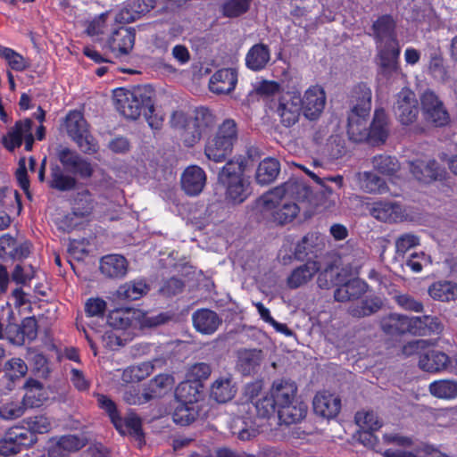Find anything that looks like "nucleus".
Segmentation results:
<instances>
[{
	"mask_svg": "<svg viewBox=\"0 0 457 457\" xmlns=\"http://www.w3.org/2000/svg\"><path fill=\"white\" fill-rule=\"evenodd\" d=\"M372 30L378 51V64L385 72L397 71L401 49L394 19L390 15L379 17L373 23Z\"/></svg>",
	"mask_w": 457,
	"mask_h": 457,
	"instance_id": "f257e3e1",
	"label": "nucleus"
},
{
	"mask_svg": "<svg viewBox=\"0 0 457 457\" xmlns=\"http://www.w3.org/2000/svg\"><path fill=\"white\" fill-rule=\"evenodd\" d=\"M371 96V89L365 84L355 86L352 91L347 134L353 142H364L369 138Z\"/></svg>",
	"mask_w": 457,
	"mask_h": 457,
	"instance_id": "f03ea898",
	"label": "nucleus"
},
{
	"mask_svg": "<svg viewBox=\"0 0 457 457\" xmlns=\"http://www.w3.org/2000/svg\"><path fill=\"white\" fill-rule=\"evenodd\" d=\"M170 126L178 130L180 139L186 146H193L201 137L207 134L214 126L213 114L206 108L196 109L195 116L188 118L181 111L172 113L170 120Z\"/></svg>",
	"mask_w": 457,
	"mask_h": 457,
	"instance_id": "7ed1b4c3",
	"label": "nucleus"
},
{
	"mask_svg": "<svg viewBox=\"0 0 457 457\" xmlns=\"http://www.w3.org/2000/svg\"><path fill=\"white\" fill-rule=\"evenodd\" d=\"M152 98L153 90L146 86H138L132 89L117 88L113 92L117 111L130 120H136L141 114L152 113L154 111Z\"/></svg>",
	"mask_w": 457,
	"mask_h": 457,
	"instance_id": "20e7f679",
	"label": "nucleus"
},
{
	"mask_svg": "<svg viewBox=\"0 0 457 457\" xmlns=\"http://www.w3.org/2000/svg\"><path fill=\"white\" fill-rule=\"evenodd\" d=\"M244 172V161L237 159L228 162L219 173V181L225 187V200L230 204H240L251 195L250 182Z\"/></svg>",
	"mask_w": 457,
	"mask_h": 457,
	"instance_id": "39448f33",
	"label": "nucleus"
},
{
	"mask_svg": "<svg viewBox=\"0 0 457 457\" xmlns=\"http://www.w3.org/2000/svg\"><path fill=\"white\" fill-rule=\"evenodd\" d=\"M363 253L360 249L353 251L352 255L343 257L344 266H347L345 280L342 281L336 289L334 297L337 302H348L360 298L367 289L364 281L353 278L359 273L362 265Z\"/></svg>",
	"mask_w": 457,
	"mask_h": 457,
	"instance_id": "423d86ee",
	"label": "nucleus"
},
{
	"mask_svg": "<svg viewBox=\"0 0 457 457\" xmlns=\"http://www.w3.org/2000/svg\"><path fill=\"white\" fill-rule=\"evenodd\" d=\"M237 140V124L234 120L227 119L219 126L214 137L207 141L204 154L209 160L221 162L231 154Z\"/></svg>",
	"mask_w": 457,
	"mask_h": 457,
	"instance_id": "0eeeda50",
	"label": "nucleus"
},
{
	"mask_svg": "<svg viewBox=\"0 0 457 457\" xmlns=\"http://www.w3.org/2000/svg\"><path fill=\"white\" fill-rule=\"evenodd\" d=\"M66 129L69 136L77 143L82 152L92 154L97 151V144L90 135L87 123L80 112H69L66 117Z\"/></svg>",
	"mask_w": 457,
	"mask_h": 457,
	"instance_id": "6e6552de",
	"label": "nucleus"
},
{
	"mask_svg": "<svg viewBox=\"0 0 457 457\" xmlns=\"http://www.w3.org/2000/svg\"><path fill=\"white\" fill-rule=\"evenodd\" d=\"M260 390L261 386L259 384L247 386L246 394L250 395L252 400L250 403H244L242 410L252 415L255 412L256 417L254 419L258 422H262L263 420H268L274 416L277 411V405L269 393L253 401V395H257Z\"/></svg>",
	"mask_w": 457,
	"mask_h": 457,
	"instance_id": "1a4fd4ad",
	"label": "nucleus"
},
{
	"mask_svg": "<svg viewBox=\"0 0 457 457\" xmlns=\"http://www.w3.org/2000/svg\"><path fill=\"white\" fill-rule=\"evenodd\" d=\"M421 110L428 123L436 127H443L449 123L450 115L444 103L432 90H426L421 97Z\"/></svg>",
	"mask_w": 457,
	"mask_h": 457,
	"instance_id": "9d476101",
	"label": "nucleus"
},
{
	"mask_svg": "<svg viewBox=\"0 0 457 457\" xmlns=\"http://www.w3.org/2000/svg\"><path fill=\"white\" fill-rule=\"evenodd\" d=\"M394 112L402 124L414 122L419 114L418 100L413 91L403 87L396 96Z\"/></svg>",
	"mask_w": 457,
	"mask_h": 457,
	"instance_id": "9b49d317",
	"label": "nucleus"
},
{
	"mask_svg": "<svg viewBox=\"0 0 457 457\" xmlns=\"http://www.w3.org/2000/svg\"><path fill=\"white\" fill-rule=\"evenodd\" d=\"M312 195L311 188L306 185L303 179L294 177L285 182L283 185L275 187L267 193V203L272 206L277 203L278 195H285L289 199L294 197L297 200H308Z\"/></svg>",
	"mask_w": 457,
	"mask_h": 457,
	"instance_id": "f8f14e48",
	"label": "nucleus"
},
{
	"mask_svg": "<svg viewBox=\"0 0 457 457\" xmlns=\"http://www.w3.org/2000/svg\"><path fill=\"white\" fill-rule=\"evenodd\" d=\"M274 206L267 203V194L262 196L264 210L270 212L273 220L278 224H287L294 220L300 211V207L285 195H278Z\"/></svg>",
	"mask_w": 457,
	"mask_h": 457,
	"instance_id": "ddd939ff",
	"label": "nucleus"
},
{
	"mask_svg": "<svg viewBox=\"0 0 457 457\" xmlns=\"http://www.w3.org/2000/svg\"><path fill=\"white\" fill-rule=\"evenodd\" d=\"M302 100L303 113L310 120H317L326 104V93L319 85L311 86L303 94Z\"/></svg>",
	"mask_w": 457,
	"mask_h": 457,
	"instance_id": "4468645a",
	"label": "nucleus"
},
{
	"mask_svg": "<svg viewBox=\"0 0 457 457\" xmlns=\"http://www.w3.org/2000/svg\"><path fill=\"white\" fill-rule=\"evenodd\" d=\"M301 103V97L296 93L287 92L280 96L277 112L284 126L291 127L298 121L303 110Z\"/></svg>",
	"mask_w": 457,
	"mask_h": 457,
	"instance_id": "2eb2a0df",
	"label": "nucleus"
},
{
	"mask_svg": "<svg viewBox=\"0 0 457 457\" xmlns=\"http://www.w3.org/2000/svg\"><path fill=\"white\" fill-rule=\"evenodd\" d=\"M155 3L156 0H128L125 6L115 13V22H132L154 9Z\"/></svg>",
	"mask_w": 457,
	"mask_h": 457,
	"instance_id": "dca6fc26",
	"label": "nucleus"
},
{
	"mask_svg": "<svg viewBox=\"0 0 457 457\" xmlns=\"http://www.w3.org/2000/svg\"><path fill=\"white\" fill-rule=\"evenodd\" d=\"M135 37L134 29L120 26L109 37L108 47L116 56L127 55L134 46Z\"/></svg>",
	"mask_w": 457,
	"mask_h": 457,
	"instance_id": "f3484780",
	"label": "nucleus"
},
{
	"mask_svg": "<svg viewBox=\"0 0 457 457\" xmlns=\"http://www.w3.org/2000/svg\"><path fill=\"white\" fill-rule=\"evenodd\" d=\"M269 394L277 405V411L296 399L297 386L290 379H276L273 381Z\"/></svg>",
	"mask_w": 457,
	"mask_h": 457,
	"instance_id": "a211bd4d",
	"label": "nucleus"
},
{
	"mask_svg": "<svg viewBox=\"0 0 457 457\" xmlns=\"http://www.w3.org/2000/svg\"><path fill=\"white\" fill-rule=\"evenodd\" d=\"M206 184L204 170L196 165L188 166L181 175V187L188 195H199Z\"/></svg>",
	"mask_w": 457,
	"mask_h": 457,
	"instance_id": "6ab92c4d",
	"label": "nucleus"
},
{
	"mask_svg": "<svg viewBox=\"0 0 457 457\" xmlns=\"http://www.w3.org/2000/svg\"><path fill=\"white\" fill-rule=\"evenodd\" d=\"M193 326L203 335L214 334L222 323L221 318L210 309H200L192 315Z\"/></svg>",
	"mask_w": 457,
	"mask_h": 457,
	"instance_id": "aec40b11",
	"label": "nucleus"
},
{
	"mask_svg": "<svg viewBox=\"0 0 457 457\" xmlns=\"http://www.w3.org/2000/svg\"><path fill=\"white\" fill-rule=\"evenodd\" d=\"M237 83V73L234 69H220L210 79L209 88L217 95L232 92Z\"/></svg>",
	"mask_w": 457,
	"mask_h": 457,
	"instance_id": "412c9836",
	"label": "nucleus"
},
{
	"mask_svg": "<svg viewBox=\"0 0 457 457\" xmlns=\"http://www.w3.org/2000/svg\"><path fill=\"white\" fill-rule=\"evenodd\" d=\"M312 403L314 412L325 419L336 417L341 408L340 398L326 391L318 393Z\"/></svg>",
	"mask_w": 457,
	"mask_h": 457,
	"instance_id": "4be33fe9",
	"label": "nucleus"
},
{
	"mask_svg": "<svg viewBox=\"0 0 457 457\" xmlns=\"http://www.w3.org/2000/svg\"><path fill=\"white\" fill-rule=\"evenodd\" d=\"M410 170L414 178L424 183L441 179L443 170L435 160H416L410 162Z\"/></svg>",
	"mask_w": 457,
	"mask_h": 457,
	"instance_id": "5701e85b",
	"label": "nucleus"
},
{
	"mask_svg": "<svg viewBox=\"0 0 457 457\" xmlns=\"http://www.w3.org/2000/svg\"><path fill=\"white\" fill-rule=\"evenodd\" d=\"M320 270L319 262L309 260L294 269L287 278L289 288L295 289L310 282Z\"/></svg>",
	"mask_w": 457,
	"mask_h": 457,
	"instance_id": "b1692460",
	"label": "nucleus"
},
{
	"mask_svg": "<svg viewBox=\"0 0 457 457\" xmlns=\"http://www.w3.org/2000/svg\"><path fill=\"white\" fill-rule=\"evenodd\" d=\"M371 215L383 222H399L406 218L403 206L394 202L375 203L371 209Z\"/></svg>",
	"mask_w": 457,
	"mask_h": 457,
	"instance_id": "393cba45",
	"label": "nucleus"
},
{
	"mask_svg": "<svg viewBox=\"0 0 457 457\" xmlns=\"http://www.w3.org/2000/svg\"><path fill=\"white\" fill-rule=\"evenodd\" d=\"M247 415L233 419L230 426L231 433L242 441L255 437L262 426V422H258L252 414Z\"/></svg>",
	"mask_w": 457,
	"mask_h": 457,
	"instance_id": "a878e982",
	"label": "nucleus"
},
{
	"mask_svg": "<svg viewBox=\"0 0 457 457\" xmlns=\"http://www.w3.org/2000/svg\"><path fill=\"white\" fill-rule=\"evenodd\" d=\"M142 317V312L136 309H116L112 311L107 317V324L116 330H126L137 324V320Z\"/></svg>",
	"mask_w": 457,
	"mask_h": 457,
	"instance_id": "bb28decb",
	"label": "nucleus"
},
{
	"mask_svg": "<svg viewBox=\"0 0 457 457\" xmlns=\"http://www.w3.org/2000/svg\"><path fill=\"white\" fill-rule=\"evenodd\" d=\"M357 187L368 194H385L388 191L386 181L372 171H360L354 176Z\"/></svg>",
	"mask_w": 457,
	"mask_h": 457,
	"instance_id": "cd10ccee",
	"label": "nucleus"
},
{
	"mask_svg": "<svg viewBox=\"0 0 457 457\" xmlns=\"http://www.w3.org/2000/svg\"><path fill=\"white\" fill-rule=\"evenodd\" d=\"M381 328L387 335H401L410 333L412 335V317L392 313L381 321Z\"/></svg>",
	"mask_w": 457,
	"mask_h": 457,
	"instance_id": "c85d7f7f",
	"label": "nucleus"
},
{
	"mask_svg": "<svg viewBox=\"0 0 457 457\" xmlns=\"http://www.w3.org/2000/svg\"><path fill=\"white\" fill-rule=\"evenodd\" d=\"M262 350L242 349L237 352V368L245 376L256 371L262 361Z\"/></svg>",
	"mask_w": 457,
	"mask_h": 457,
	"instance_id": "c756f323",
	"label": "nucleus"
},
{
	"mask_svg": "<svg viewBox=\"0 0 457 457\" xmlns=\"http://www.w3.org/2000/svg\"><path fill=\"white\" fill-rule=\"evenodd\" d=\"M447 354L438 350H429L420 357L419 366L428 372H439L449 366Z\"/></svg>",
	"mask_w": 457,
	"mask_h": 457,
	"instance_id": "7c9ffc66",
	"label": "nucleus"
},
{
	"mask_svg": "<svg viewBox=\"0 0 457 457\" xmlns=\"http://www.w3.org/2000/svg\"><path fill=\"white\" fill-rule=\"evenodd\" d=\"M237 388L230 375L217 378L211 386V398L217 403H227L236 395Z\"/></svg>",
	"mask_w": 457,
	"mask_h": 457,
	"instance_id": "2f4dec72",
	"label": "nucleus"
},
{
	"mask_svg": "<svg viewBox=\"0 0 457 457\" xmlns=\"http://www.w3.org/2000/svg\"><path fill=\"white\" fill-rule=\"evenodd\" d=\"M100 270L109 278H122L128 271V262L120 254L106 255L101 259Z\"/></svg>",
	"mask_w": 457,
	"mask_h": 457,
	"instance_id": "473e14b6",
	"label": "nucleus"
},
{
	"mask_svg": "<svg viewBox=\"0 0 457 457\" xmlns=\"http://www.w3.org/2000/svg\"><path fill=\"white\" fill-rule=\"evenodd\" d=\"M443 328V323L436 316L412 317V335L414 336L438 335Z\"/></svg>",
	"mask_w": 457,
	"mask_h": 457,
	"instance_id": "72a5a7b5",
	"label": "nucleus"
},
{
	"mask_svg": "<svg viewBox=\"0 0 457 457\" xmlns=\"http://www.w3.org/2000/svg\"><path fill=\"white\" fill-rule=\"evenodd\" d=\"M278 420L281 423L291 425L300 422L307 413V406L297 398L289 404H285L277 411Z\"/></svg>",
	"mask_w": 457,
	"mask_h": 457,
	"instance_id": "f704fd0d",
	"label": "nucleus"
},
{
	"mask_svg": "<svg viewBox=\"0 0 457 457\" xmlns=\"http://www.w3.org/2000/svg\"><path fill=\"white\" fill-rule=\"evenodd\" d=\"M347 266L341 270L334 264H328L323 270L318 272L317 284L321 289H329L334 286H338L342 281L345 280V271Z\"/></svg>",
	"mask_w": 457,
	"mask_h": 457,
	"instance_id": "c9c22d12",
	"label": "nucleus"
},
{
	"mask_svg": "<svg viewBox=\"0 0 457 457\" xmlns=\"http://www.w3.org/2000/svg\"><path fill=\"white\" fill-rule=\"evenodd\" d=\"M388 136V121L384 110L377 109L369 128V138L372 143H384Z\"/></svg>",
	"mask_w": 457,
	"mask_h": 457,
	"instance_id": "e433bc0d",
	"label": "nucleus"
},
{
	"mask_svg": "<svg viewBox=\"0 0 457 457\" xmlns=\"http://www.w3.org/2000/svg\"><path fill=\"white\" fill-rule=\"evenodd\" d=\"M270 60L269 47L263 44L253 46L246 54L245 64L252 71H262Z\"/></svg>",
	"mask_w": 457,
	"mask_h": 457,
	"instance_id": "4c0bfd02",
	"label": "nucleus"
},
{
	"mask_svg": "<svg viewBox=\"0 0 457 457\" xmlns=\"http://www.w3.org/2000/svg\"><path fill=\"white\" fill-rule=\"evenodd\" d=\"M374 171L387 178L397 175L401 170V164L396 157L388 154H377L370 160Z\"/></svg>",
	"mask_w": 457,
	"mask_h": 457,
	"instance_id": "58836bf2",
	"label": "nucleus"
},
{
	"mask_svg": "<svg viewBox=\"0 0 457 457\" xmlns=\"http://www.w3.org/2000/svg\"><path fill=\"white\" fill-rule=\"evenodd\" d=\"M280 164L275 158H265L258 165L255 180L261 186L272 183L278 177Z\"/></svg>",
	"mask_w": 457,
	"mask_h": 457,
	"instance_id": "ea45409f",
	"label": "nucleus"
},
{
	"mask_svg": "<svg viewBox=\"0 0 457 457\" xmlns=\"http://www.w3.org/2000/svg\"><path fill=\"white\" fill-rule=\"evenodd\" d=\"M32 121L29 119L20 120L8 131L6 136L3 137V144L9 151L21 145L23 134L31 130Z\"/></svg>",
	"mask_w": 457,
	"mask_h": 457,
	"instance_id": "a19ab883",
	"label": "nucleus"
},
{
	"mask_svg": "<svg viewBox=\"0 0 457 457\" xmlns=\"http://www.w3.org/2000/svg\"><path fill=\"white\" fill-rule=\"evenodd\" d=\"M47 183L50 187L64 192L75 188L77 180L74 177L66 174L59 165L54 164L51 166L50 179Z\"/></svg>",
	"mask_w": 457,
	"mask_h": 457,
	"instance_id": "79ce46f5",
	"label": "nucleus"
},
{
	"mask_svg": "<svg viewBox=\"0 0 457 457\" xmlns=\"http://www.w3.org/2000/svg\"><path fill=\"white\" fill-rule=\"evenodd\" d=\"M26 394L23 397V405L27 408L40 406L46 400V393L42 385L35 379H28L25 383Z\"/></svg>",
	"mask_w": 457,
	"mask_h": 457,
	"instance_id": "37998d69",
	"label": "nucleus"
},
{
	"mask_svg": "<svg viewBox=\"0 0 457 457\" xmlns=\"http://www.w3.org/2000/svg\"><path fill=\"white\" fill-rule=\"evenodd\" d=\"M429 295L437 301L449 302L457 298V284L451 281H437L428 288Z\"/></svg>",
	"mask_w": 457,
	"mask_h": 457,
	"instance_id": "c03bdc74",
	"label": "nucleus"
},
{
	"mask_svg": "<svg viewBox=\"0 0 457 457\" xmlns=\"http://www.w3.org/2000/svg\"><path fill=\"white\" fill-rule=\"evenodd\" d=\"M428 390L436 398L453 400L457 397V381L453 379L436 380L429 384Z\"/></svg>",
	"mask_w": 457,
	"mask_h": 457,
	"instance_id": "a18cd8bd",
	"label": "nucleus"
},
{
	"mask_svg": "<svg viewBox=\"0 0 457 457\" xmlns=\"http://www.w3.org/2000/svg\"><path fill=\"white\" fill-rule=\"evenodd\" d=\"M323 244L322 237L316 232L308 233L296 245L295 250V258L303 259L305 255L314 253Z\"/></svg>",
	"mask_w": 457,
	"mask_h": 457,
	"instance_id": "49530a36",
	"label": "nucleus"
},
{
	"mask_svg": "<svg viewBox=\"0 0 457 457\" xmlns=\"http://www.w3.org/2000/svg\"><path fill=\"white\" fill-rule=\"evenodd\" d=\"M154 371V365L150 361L142 362L138 365L126 368L121 375L124 383H137L147 377Z\"/></svg>",
	"mask_w": 457,
	"mask_h": 457,
	"instance_id": "de8ad7c7",
	"label": "nucleus"
},
{
	"mask_svg": "<svg viewBox=\"0 0 457 457\" xmlns=\"http://www.w3.org/2000/svg\"><path fill=\"white\" fill-rule=\"evenodd\" d=\"M149 290L148 286L143 280H135L120 286L117 291L118 296L123 300H137Z\"/></svg>",
	"mask_w": 457,
	"mask_h": 457,
	"instance_id": "09e8293b",
	"label": "nucleus"
},
{
	"mask_svg": "<svg viewBox=\"0 0 457 457\" xmlns=\"http://www.w3.org/2000/svg\"><path fill=\"white\" fill-rule=\"evenodd\" d=\"M175 395L182 403H195L201 395L199 384L190 380L181 382L175 390Z\"/></svg>",
	"mask_w": 457,
	"mask_h": 457,
	"instance_id": "8fccbe9b",
	"label": "nucleus"
},
{
	"mask_svg": "<svg viewBox=\"0 0 457 457\" xmlns=\"http://www.w3.org/2000/svg\"><path fill=\"white\" fill-rule=\"evenodd\" d=\"M25 434L22 432L10 431L0 440V454L8 456L20 452Z\"/></svg>",
	"mask_w": 457,
	"mask_h": 457,
	"instance_id": "3c124183",
	"label": "nucleus"
},
{
	"mask_svg": "<svg viewBox=\"0 0 457 457\" xmlns=\"http://www.w3.org/2000/svg\"><path fill=\"white\" fill-rule=\"evenodd\" d=\"M355 422L362 429L376 431L382 427V420L373 411L362 410L355 414Z\"/></svg>",
	"mask_w": 457,
	"mask_h": 457,
	"instance_id": "603ef678",
	"label": "nucleus"
},
{
	"mask_svg": "<svg viewBox=\"0 0 457 457\" xmlns=\"http://www.w3.org/2000/svg\"><path fill=\"white\" fill-rule=\"evenodd\" d=\"M198 415V406L195 403H182L176 409L173 420L181 426H187L195 421Z\"/></svg>",
	"mask_w": 457,
	"mask_h": 457,
	"instance_id": "864d4df0",
	"label": "nucleus"
},
{
	"mask_svg": "<svg viewBox=\"0 0 457 457\" xmlns=\"http://www.w3.org/2000/svg\"><path fill=\"white\" fill-rule=\"evenodd\" d=\"M5 377L12 382L23 378L28 371L27 364L21 358H12L5 363Z\"/></svg>",
	"mask_w": 457,
	"mask_h": 457,
	"instance_id": "5fc2aeb1",
	"label": "nucleus"
},
{
	"mask_svg": "<svg viewBox=\"0 0 457 457\" xmlns=\"http://www.w3.org/2000/svg\"><path fill=\"white\" fill-rule=\"evenodd\" d=\"M96 398L99 407L108 413L115 428L121 431L122 419L120 417L113 401L104 395H96Z\"/></svg>",
	"mask_w": 457,
	"mask_h": 457,
	"instance_id": "6e6d98bb",
	"label": "nucleus"
},
{
	"mask_svg": "<svg viewBox=\"0 0 457 457\" xmlns=\"http://www.w3.org/2000/svg\"><path fill=\"white\" fill-rule=\"evenodd\" d=\"M0 55L7 61L12 70L21 71L29 66V62L22 55L11 48L1 47Z\"/></svg>",
	"mask_w": 457,
	"mask_h": 457,
	"instance_id": "4d7b16f0",
	"label": "nucleus"
},
{
	"mask_svg": "<svg viewBox=\"0 0 457 457\" xmlns=\"http://www.w3.org/2000/svg\"><path fill=\"white\" fill-rule=\"evenodd\" d=\"M115 13L107 12L96 17L87 26V31L90 36L104 34L108 27L110 21H114Z\"/></svg>",
	"mask_w": 457,
	"mask_h": 457,
	"instance_id": "13d9d810",
	"label": "nucleus"
},
{
	"mask_svg": "<svg viewBox=\"0 0 457 457\" xmlns=\"http://www.w3.org/2000/svg\"><path fill=\"white\" fill-rule=\"evenodd\" d=\"M420 238L413 233H403L395 239L396 253L403 255L411 248L420 245Z\"/></svg>",
	"mask_w": 457,
	"mask_h": 457,
	"instance_id": "bf43d9fd",
	"label": "nucleus"
},
{
	"mask_svg": "<svg viewBox=\"0 0 457 457\" xmlns=\"http://www.w3.org/2000/svg\"><path fill=\"white\" fill-rule=\"evenodd\" d=\"M253 0H228L222 6L224 16L233 18L245 13Z\"/></svg>",
	"mask_w": 457,
	"mask_h": 457,
	"instance_id": "052dcab7",
	"label": "nucleus"
},
{
	"mask_svg": "<svg viewBox=\"0 0 457 457\" xmlns=\"http://www.w3.org/2000/svg\"><path fill=\"white\" fill-rule=\"evenodd\" d=\"M76 213L80 216L88 215L95 207L91 194L87 190L78 193L75 198Z\"/></svg>",
	"mask_w": 457,
	"mask_h": 457,
	"instance_id": "680f3d73",
	"label": "nucleus"
},
{
	"mask_svg": "<svg viewBox=\"0 0 457 457\" xmlns=\"http://www.w3.org/2000/svg\"><path fill=\"white\" fill-rule=\"evenodd\" d=\"M26 424L32 433L44 434L52 429L51 420L44 415L29 418L26 420Z\"/></svg>",
	"mask_w": 457,
	"mask_h": 457,
	"instance_id": "e2e57ef3",
	"label": "nucleus"
},
{
	"mask_svg": "<svg viewBox=\"0 0 457 457\" xmlns=\"http://www.w3.org/2000/svg\"><path fill=\"white\" fill-rule=\"evenodd\" d=\"M429 72L437 80L445 81L448 79L447 71L444 66L443 58L438 54H434L429 62Z\"/></svg>",
	"mask_w": 457,
	"mask_h": 457,
	"instance_id": "0e129e2a",
	"label": "nucleus"
},
{
	"mask_svg": "<svg viewBox=\"0 0 457 457\" xmlns=\"http://www.w3.org/2000/svg\"><path fill=\"white\" fill-rule=\"evenodd\" d=\"M394 300L400 307L407 311L415 312L423 311V304L407 294H396L394 295Z\"/></svg>",
	"mask_w": 457,
	"mask_h": 457,
	"instance_id": "69168bd1",
	"label": "nucleus"
},
{
	"mask_svg": "<svg viewBox=\"0 0 457 457\" xmlns=\"http://www.w3.org/2000/svg\"><path fill=\"white\" fill-rule=\"evenodd\" d=\"M57 443L69 453L77 452L86 445L84 438L73 435L63 436L59 438Z\"/></svg>",
	"mask_w": 457,
	"mask_h": 457,
	"instance_id": "338daca9",
	"label": "nucleus"
},
{
	"mask_svg": "<svg viewBox=\"0 0 457 457\" xmlns=\"http://www.w3.org/2000/svg\"><path fill=\"white\" fill-rule=\"evenodd\" d=\"M106 303L101 298H89L85 303V312L88 317H104Z\"/></svg>",
	"mask_w": 457,
	"mask_h": 457,
	"instance_id": "774afa93",
	"label": "nucleus"
}]
</instances>
